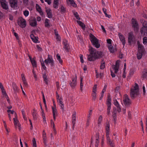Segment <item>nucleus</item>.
Segmentation results:
<instances>
[{"instance_id":"nucleus-1","label":"nucleus","mask_w":147,"mask_h":147,"mask_svg":"<svg viewBox=\"0 0 147 147\" xmlns=\"http://www.w3.org/2000/svg\"><path fill=\"white\" fill-rule=\"evenodd\" d=\"M90 55H88V59L90 61H94L98 57H96V49L91 47L89 49Z\"/></svg>"},{"instance_id":"nucleus-2","label":"nucleus","mask_w":147,"mask_h":147,"mask_svg":"<svg viewBox=\"0 0 147 147\" xmlns=\"http://www.w3.org/2000/svg\"><path fill=\"white\" fill-rule=\"evenodd\" d=\"M134 88H131L130 92V96L131 99H134L139 94V86L138 84L135 83Z\"/></svg>"},{"instance_id":"nucleus-3","label":"nucleus","mask_w":147,"mask_h":147,"mask_svg":"<svg viewBox=\"0 0 147 147\" xmlns=\"http://www.w3.org/2000/svg\"><path fill=\"white\" fill-rule=\"evenodd\" d=\"M89 36L92 45L97 48H99L100 45L99 43V40L91 33L90 34Z\"/></svg>"},{"instance_id":"nucleus-4","label":"nucleus","mask_w":147,"mask_h":147,"mask_svg":"<svg viewBox=\"0 0 147 147\" xmlns=\"http://www.w3.org/2000/svg\"><path fill=\"white\" fill-rule=\"evenodd\" d=\"M111 98L110 94L109 93H108L107 96V114L108 115H109L110 114L111 106Z\"/></svg>"},{"instance_id":"nucleus-5","label":"nucleus","mask_w":147,"mask_h":147,"mask_svg":"<svg viewBox=\"0 0 147 147\" xmlns=\"http://www.w3.org/2000/svg\"><path fill=\"white\" fill-rule=\"evenodd\" d=\"M131 24L132 27L134 28V30L136 32H138L139 29V24L136 19L132 18L131 20Z\"/></svg>"},{"instance_id":"nucleus-6","label":"nucleus","mask_w":147,"mask_h":147,"mask_svg":"<svg viewBox=\"0 0 147 147\" xmlns=\"http://www.w3.org/2000/svg\"><path fill=\"white\" fill-rule=\"evenodd\" d=\"M19 19L20 20L17 21L18 24L21 28H25L26 26V20L22 17H20Z\"/></svg>"},{"instance_id":"nucleus-7","label":"nucleus","mask_w":147,"mask_h":147,"mask_svg":"<svg viewBox=\"0 0 147 147\" xmlns=\"http://www.w3.org/2000/svg\"><path fill=\"white\" fill-rule=\"evenodd\" d=\"M77 76L76 74H75V77L72 78V81L69 82V84L70 86L72 88H74L77 85Z\"/></svg>"},{"instance_id":"nucleus-8","label":"nucleus","mask_w":147,"mask_h":147,"mask_svg":"<svg viewBox=\"0 0 147 147\" xmlns=\"http://www.w3.org/2000/svg\"><path fill=\"white\" fill-rule=\"evenodd\" d=\"M124 104L125 106H128L131 104V102L127 94L125 95V98L123 100Z\"/></svg>"},{"instance_id":"nucleus-9","label":"nucleus","mask_w":147,"mask_h":147,"mask_svg":"<svg viewBox=\"0 0 147 147\" xmlns=\"http://www.w3.org/2000/svg\"><path fill=\"white\" fill-rule=\"evenodd\" d=\"M6 1L5 0H1L0 3L1 6L3 9L7 10L9 9L8 5L6 3Z\"/></svg>"},{"instance_id":"nucleus-10","label":"nucleus","mask_w":147,"mask_h":147,"mask_svg":"<svg viewBox=\"0 0 147 147\" xmlns=\"http://www.w3.org/2000/svg\"><path fill=\"white\" fill-rule=\"evenodd\" d=\"M134 37L132 33H129V34L128 37V42L129 45H131L132 42H134Z\"/></svg>"},{"instance_id":"nucleus-11","label":"nucleus","mask_w":147,"mask_h":147,"mask_svg":"<svg viewBox=\"0 0 147 147\" xmlns=\"http://www.w3.org/2000/svg\"><path fill=\"white\" fill-rule=\"evenodd\" d=\"M118 35L120 41L122 42L123 45L124 46L125 44V37L123 36V35L120 33H118Z\"/></svg>"},{"instance_id":"nucleus-12","label":"nucleus","mask_w":147,"mask_h":147,"mask_svg":"<svg viewBox=\"0 0 147 147\" xmlns=\"http://www.w3.org/2000/svg\"><path fill=\"white\" fill-rule=\"evenodd\" d=\"M114 104L117 107V111L119 113L121 111V108L119 105L116 100H114Z\"/></svg>"},{"instance_id":"nucleus-13","label":"nucleus","mask_w":147,"mask_h":147,"mask_svg":"<svg viewBox=\"0 0 147 147\" xmlns=\"http://www.w3.org/2000/svg\"><path fill=\"white\" fill-rule=\"evenodd\" d=\"M11 7L14 9H17L18 5V1H16L11 2L9 3Z\"/></svg>"},{"instance_id":"nucleus-14","label":"nucleus","mask_w":147,"mask_h":147,"mask_svg":"<svg viewBox=\"0 0 147 147\" xmlns=\"http://www.w3.org/2000/svg\"><path fill=\"white\" fill-rule=\"evenodd\" d=\"M47 8L46 7V11L47 15L48 17L49 18H52L53 14L51 9L50 8L48 9H47Z\"/></svg>"},{"instance_id":"nucleus-15","label":"nucleus","mask_w":147,"mask_h":147,"mask_svg":"<svg viewBox=\"0 0 147 147\" xmlns=\"http://www.w3.org/2000/svg\"><path fill=\"white\" fill-rule=\"evenodd\" d=\"M137 43L138 44V52H144V51H145L144 47L142 46L140 43L139 41H137Z\"/></svg>"},{"instance_id":"nucleus-16","label":"nucleus","mask_w":147,"mask_h":147,"mask_svg":"<svg viewBox=\"0 0 147 147\" xmlns=\"http://www.w3.org/2000/svg\"><path fill=\"white\" fill-rule=\"evenodd\" d=\"M36 10L38 12L40 15L41 16H42L43 15V13L42 11L41 7L38 4H36Z\"/></svg>"},{"instance_id":"nucleus-17","label":"nucleus","mask_w":147,"mask_h":147,"mask_svg":"<svg viewBox=\"0 0 147 147\" xmlns=\"http://www.w3.org/2000/svg\"><path fill=\"white\" fill-rule=\"evenodd\" d=\"M106 125L105 129H106V134H109L110 133V125L109 121H107L106 122Z\"/></svg>"},{"instance_id":"nucleus-18","label":"nucleus","mask_w":147,"mask_h":147,"mask_svg":"<svg viewBox=\"0 0 147 147\" xmlns=\"http://www.w3.org/2000/svg\"><path fill=\"white\" fill-rule=\"evenodd\" d=\"M63 43L64 45L63 48L66 52H68L70 49L69 45L66 42H64Z\"/></svg>"},{"instance_id":"nucleus-19","label":"nucleus","mask_w":147,"mask_h":147,"mask_svg":"<svg viewBox=\"0 0 147 147\" xmlns=\"http://www.w3.org/2000/svg\"><path fill=\"white\" fill-rule=\"evenodd\" d=\"M30 37L34 42L36 43L37 42L38 38V37L35 36L33 34H31L30 35Z\"/></svg>"},{"instance_id":"nucleus-20","label":"nucleus","mask_w":147,"mask_h":147,"mask_svg":"<svg viewBox=\"0 0 147 147\" xmlns=\"http://www.w3.org/2000/svg\"><path fill=\"white\" fill-rule=\"evenodd\" d=\"M141 78L144 79L147 78V69H144L142 73Z\"/></svg>"},{"instance_id":"nucleus-21","label":"nucleus","mask_w":147,"mask_h":147,"mask_svg":"<svg viewBox=\"0 0 147 147\" xmlns=\"http://www.w3.org/2000/svg\"><path fill=\"white\" fill-rule=\"evenodd\" d=\"M49 20L48 19L46 18L45 19L44 24L45 27L48 28H49L51 26L49 23Z\"/></svg>"},{"instance_id":"nucleus-22","label":"nucleus","mask_w":147,"mask_h":147,"mask_svg":"<svg viewBox=\"0 0 147 147\" xmlns=\"http://www.w3.org/2000/svg\"><path fill=\"white\" fill-rule=\"evenodd\" d=\"M101 65L100 66V68L101 69H104L105 67V63L104 61V59H102L101 61Z\"/></svg>"},{"instance_id":"nucleus-23","label":"nucleus","mask_w":147,"mask_h":147,"mask_svg":"<svg viewBox=\"0 0 147 147\" xmlns=\"http://www.w3.org/2000/svg\"><path fill=\"white\" fill-rule=\"evenodd\" d=\"M77 22L78 24L82 27V28L84 30L85 28V24L80 21L77 20Z\"/></svg>"},{"instance_id":"nucleus-24","label":"nucleus","mask_w":147,"mask_h":147,"mask_svg":"<svg viewBox=\"0 0 147 147\" xmlns=\"http://www.w3.org/2000/svg\"><path fill=\"white\" fill-rule=\"evenodd\" d=\"M96 57H98V59L102 57L103 55H102L103 53L102 52L100 51H96Z\"/></svg>"},{"instance_id":"nucleus-25","label":"nucleus","mask_w":147,"mask_h":147,"mask_svg":"<svg viewBox=\"0 0 147 147\" xmlns=\"http://www.w3.org/2000/svg\"><path fill=\"white\" fill-rule=\"evenodd\" d=\"M140 32L142 34L144 32V35H145V34H147V27L146 28H142L140 29Z\"/></svg>"},{"instance_id":"nucleus-26","label":"nucleus","mask_w":147,"mask_h":147,"mask_svg":"<svg viewBox=\"0 0 147 147\" xmlns=\"http://www.w3.org/2000/svg\"><path fill=\"white\" fill-rule=\"evenodd\" d=\"M33 22H30V25L32 27H34L36 26L37 25V22L36 18H34L33 20Z\"/></svg>"},{"instance_id":"nucleus-27","label":"nucleus","mask_w":147,"mask_h":147,"mask_svg":"<svg viewBox=\"0 0 147 147\" xmlns=\"http://www.w3.org/2000/svg\"><path fill=\"white\" fill-rule=\"evenodd\" d=\"M76 112H75L72 115V123L74 124L76 123Z\"/></svg>"},{"instance_id":"nucleus-28","label":"nucleus","mask_w":147,"mask_h":147,"mask_svg":"<svg viewBox=\"0 0 147 147\" xmlns=\"http://www.w3.org/2000/svg\"><path fill=\"white\" fill-rule=\"evenodd\" d=\"M59 5L58 0H54L53 2V7L56 9L58 8Z\"/></svg>"},{"instance_id":"nucleus-29","label":"nucleus","mask_w":147,"mask_h":147,"mask_svg":"<svg viewBox=\"0 0 147 147\" xmlns=\"http://www.w3.org/2000/svg\"><path fill=\"white\" fill-rule=\"evenodd\" d=\"M138 53L137 54V58L139 60L141 59L142 55L144 52H138Z\"/></svg>"},{"instance_id":"nucleus-30","label":"nucleus","mask_w":147,"mask_h":147,"mask_svg":"<svg viewBox=\"0 0 147 147\" xmlns=\"http://www.w3.org/2000/svg\"><path fill=\"white\" fill-rule=\"evenodd\" d=\"M30 61L32 64L33 67H37V65L36 64V62L34 58H33V60H32Z\"/></svg>"},{"instance_id":"nucleus-31","label":"nucleus","mask_w":147,"mask_h":147,"mask_svg":"<svg viewBox=\"0 0 147 147\" xmlns=\"http://www.w3.org/2000/svg\"><path fill=\"white\" fill-rule=\"evenodd\" d=\"M13 89L16 92H18V88L16 84L14 82L12 83Z\"/></svg>"},{"instance_id":"nucleus-32","label":"nucleus","mask_w":147,"mask_h":147,"mask_svg":"<svg viewBox=\"0 0 147 147\" xmlns=\"http://www.w3.org/2000/svg\"><path fill=\"white\" fill-rule=\"evenodd\" d=\"M108 48L111 53H113L114 52V47L111 45L108 46Z\"/></svg>"},{"instance_id":"nucleus-33","label":"nucleus","mask_w":147,"mask_h":147,"mask_svg":"<svg viewBox=\"0 0 147 147\" xmlns=\"http://www.w3.org/2000/svg\"><path fill=\"white\" fill-rule=\"evenodd\" d=\"M119 60H117L116 61L115 65H112V67H118L119 68Z\"/></svg>"},{"instance_id":"nucleus-34","label":"nucleus","mask_w":147,"mask_h":147,"mask_svg":"<svg viewBox=\"0 0 147 147\" xmlns=\"http://www.w3.org/2000/svg\"><path fill=\"white\" fill-rule=\"evenodd\" d=\"M109 134H106V136L107 137V143L108 144H109L113 142L111 141V140L110 139V137L109 136Z\"/></svg>"},{"instance_id":"nucleus-35","label":"nucleus","mask_w":147,"mask_h":147,"mask_svg":"<svg viewBox=\"0 0 147 147\" xmlns=\"http://www.w3.org/2000/svg\"><path fill=\"white\" fill-rule=\"evenodd\" d=\"M56 58L59 61V63L61 64L63 63V61L61 58L60 56L58 54L56 55Z\"/></svg>"},{"instance_id":"nucleus-36","label":"nucleus","mask_w":147,"mask_h":147,"mask_svg":"<svg viewBox=\"0 0 147 147\" xmlns=\"http://www.w3.org/2000/svg\"><path fill=\"white\" fill-rule=\"evenodd\" d=\"M71 5L74 7H76L77 6V4L75 3L74 0H71L69 1Z\"/></svg>"},{"instance_id":"nucleus-37","label":"nucleus","mask_w":147,"mask_h":147,"mask_svg":"<svg viewBox=\"0 0 147 147\" xmlns=\"http://www.w3.org/2000/svg\"><path fill=\"white\" fill-rule=\"evenodd\" d=\"M92 99L93 100L95 101L96 97V94L95 92H93L92 94Z\"/></svg>"},{"instance_id":"nucleus-38","label":"nucleus","mask_w":147,"mask_h":147,"mask_svg":"<svg viewBox=\"0 0 147 147\" xmlns=\"http://www.w3.org/2000/svg\"><path fill=\"white\" fill-rule=\"evenodd\" d=\"M82 81H83V78L82 77H81L80 79V89L81 91H82V88H83V83H82Z\"/></svg>"},{"instance_id":"nucleus-39","label":"nucleus","mask_w":147,"mask_h":147,"mask_svg":"<svg viewBox=\"0 0 147 147\" xmlns=\"http://www.w3.org/2000/svg\"><path fill=\"white\" fill-rule=\"evenodd\" d=\"M14 123L16 128H17V123H19V121L18 119L16 120L15 118L13 119Z\"/></svg>"},{"instance_id":"nucleus-40","label":"nucleus","mask_w":147,"mask_h":147,"mask_svg":"<svg viewBox=\"0 0 147 147\" xmlns=\"http://www.w3.org/2000/svg\"><path fill=\"white\" fill-rule=\"evenodd\" d=\"M32 115L34 120H36L37 119L36 113L35 112H33L32 114Z\"/></svg>"},{"instance_id":"nucleus-41","label":"nucleus","mask_w":147,"mask_h":147,"mask_svg":"<svg viewBox=\"0 0 147 147\" xmlns=\"http://www.w3.org/2000/svg\"><path fill=\"white\" fill-rule=\"evenodd\" d=\"M60 9H61V13H64L66 11L63 5H61V8Z\"/></svg>"},{"instance_id":"nucleus-42","label":"nucleus","mask_w":147,"mask_h":147,"mask_svg":"<svg viewBox=\"0 0 147 147\" xmlns=\"http://www.w3.org/2000/svg\"><path fill=\"white\" fill-rule=\"evenodd\" d=\"M3 94H4L6 98H8V96L4 89H2L1 90Z\"/></svg>"},{"instance_id":"nucleus-43","label":"nucleus","mask_w":147,"mask_h":147,"mask_svg":"<svg viewBox=\"0 0 147 147\" xmlns=\"http://www.w3.org/2000/svg\"><path fill=\"white\" fill-rule=\"evenodd\" d=\"M32 142L33 147H37L36 142L34 138H33Z\"/></svg>"},{"instance_id":"nucleus-44","label":"nucleus","mask_w":147,"mask_h":147,"mask_svg":"<svg viewBox=\"0 0 147 147\" xmlns=\"http://www.w3.org/2000/svg\"><path fill=\"white\" fill-rule=\"evenodd\" d=\"M102 115H100L98 118V124H100L101 122V121H102Z\"/></svg>"},{"instance_id":"nucleus-45","label":"nucleus","mask_w":147,"mask_h":147,"mask_svg":"<svg viewBox=\"0 0 147 147\" xmlns=\"http://www.w3.org/2000/svg\"><path fill=\"white\" fill-rule=\"evenodd\" d=\"M74 14L77 19L78 20H80V18L79 15H78V13L77 12H74Z\"/></svg>"},{"instance_id":"nucleus-46","label":"nucleus","mask_w":147,"mask_h":147,"mask_svg":"<svg viewBox=\"0 0 147 147\" xmlns=\"http://www.w3.org/2000/svg\"><path fill=\"white\" fill-rule=\"evenodd\" d=\"M41 93L42 94V99H43V102L44 103V104H45V103H46V100H45V95H44V93L42 91Z\"/></svg>"},{"instance_id":"nucleus-47","label":"nucleus","mask_w":147,"mask_h":147,"mask_svg":"<svg viewBox=\"0 0 147 147\" xmlns=\"http://www.w3.org/2000/svg\"><path fill=\"white\" fill-rule=\"evenodd\" d=\"M97 86V84H95L94 86V87L93 88V90H92V92H95L96 93V88Z\"/></svg>"},{"instance_id":"nucleus-48","label":"nucleus","mask_w":147,"mask_h":147,"mask_svg":"<svg viewBox=\"0 0 147 147\" xmlns=\"http://www.w3.org/2000/svg\"><path fill=\"white\" fill-rule=\"evenodd\" d=\"M55 31V34L56 36V38L57 39H59V35L58 34V32L56 30H54Z\"/></svg>"},{"instance_id":"nucleus-49","label":"nucleus","mask_w":147,"mask_h":147,"mask_svg":"<svg viewBox=\"0 0 147 147\" xmlns=\"http://www.w3.org/2000/svg\"><path fill=\"white\" fill-rule=\"evenodd\" d=\"M143 26L142 28H147V22L144 21L143 23Z\"/></svg>"},{"instance_id":"nucleus-50","label":"nucleus","mask_w":147,"mask_h":147,"mask_svg":"<svg viewBox=\"0 0 147 147\" xmlns=\"http://www.w3.org/2000/svg\"><path fill=\"white\" fill-rule=\"evenodd\" d=\"M143 43L144 45L147 43V37H145L143 38Z\"/></svg>"},{"instance_id":"nucleus-51","label":"nucleus","mask_w":147,"mask_h":147,"mask_svg":"<svg viewBox=\"0 0 147 147\" xmlns=\"http://www.w3.org/2000/svg\"><path fill=\"white\" fill-rule=\"evenodd\" d=\"M52 110H53V113H55H55H57V111L56 109V107H52Z\"/></svg>"},{"instance_id":"nucleus-52","label":"nucleus","mask_w":147,"mask_h":147,"mask_svg":"<svg viewBox=\"0 0 147 147\" xmlns=\"http://www.w3.org/2000/svg\"><path fill=\"white\" fill-rule=\"evenodd\" d=\"M29 12L27 10H25L24 12V15L26 17L27 16L29 15Z\"/></svg>"},{"instance_id":"nucleus-53","label":"nucleus","mask_w":147,"mask_h":147,"mask_svg":"<svg viewBox=\"0 0 147 147\" xmlns=\"http://www.w3.org/2000/svg\"><path fill=\"white\" fill-rule=\"evenodd\" d=\"M43 137V143L46 146H47L46 144V137H45V136H44Z\"/></svg>"},{"instance_id":"nucleus-54","label":"nucleus","mask_w":147,"mask_h":147,"mask_svg":"<svg viewBox=\"0 0 147 147\" xmlns=\"http://www.w3.org/2000/svg\"><path fill=\"white\" fill-rule=\"evenodd\" d=\"M112 68L115 70V74L117 73L119 70V68L118 67H112Z\"/></svg>"},{"instance_id":"nucleus-55","label":"nucleus","mask_w":147,"mask_h":147,"mask_svg":"<svg viewBox=\"0 0 147 147\" xmlns=\"http://www.w3.org/2000/svg\"><path fill=\"white\" fill-rule=\"evenodd\" d=\"M99 143V141L98 139H96V144L95 147H98V144Z\"/></svg>"},{"instance_id":"nucleus-56","label":"nucleus","mask_w":147,"mask_h":147,"mask_svg":"<svg viewBox=\"0 0 147 147\" xmlns=\"http://www.w3.org/2000/svg\"><path fill=\"white\" fill-rule=\"evenodd\" d=\"M80 61L81 63H84V61L83 59V55H80Z\"/></svg>"},{"instance_id":"nucleus-57","label":"nucleus","mask_w":147,"mask_h":147,"mask_svg":"<svg viewBox=\"0 0 147 147\" xmlns=\"http://www.w3.org/2000/svg\"><path fill=\"white\" fill-rule=\"evenodd\" d=\"M44 80L46 84L48 85V84L49 82H48V80L47 78H45L43 79Z\"/></svg>"},{"instance_id":"nucleus-58","label":"nucleus","mask_w":147,"mask_h":147,"mask_svg":"<svg viewBox=\"0 0 147 147\" xmlns=\"http://www.w3.org/2000/svg\"><path fill=\"white\" fill-rule=\"evenodd\" d=\"M7 112L8 113H10L11 114H13L14 113V111L13 110H11L8 109L7 110Z\"/></svg>"},{"instance_id":"nucleus-59","label":"nucleus","mask_w":147,"mask_h":147,"mask_svg":"<svg viewBox=\"0 0 147 147\" xmlns=\"http://www.w3.org/2000/svg\"><path fill=\"white\" fill-rule=\"evenodd\" d=\"M14 35L16 37V39L17 40H19V37L18 36V34L16 32H14Z\"/></svg>"},{"instance_id":"nucleus-60","label":"nucleus","mask_w":147,"mask_h":147,"mask_svg":"<svg viewBox=\"0 0 147 147\" xmlns=\"http://www.w3.org/2000/svg\"><path fill=\"white\" fill-rule=\"evenodd\" d=\"M62 100V98L61 97L60 99H59V100H58V102L59 103L60 105L63 104V102L61 100Z\"/></svg>"},{"instance_id":"nucleus-61","label":"nucleus","mask_w":147,"mask_h":147,"mask_svg":"<svg viewBox=\"0 0 147 147\" xmlns=\"http://www.w3.org/2000/svg\"><path fill=\"white\" fill-rule=\"evenodd\" d=\"M134 74V71L133 70H130L129 73L130 76H131Z\"/></svg>"},{"instance_id":"nucleus-62","label":"nucleus","mask_w":147,"mask_h":147,"mask_svg":"<svg viewBox=\"0 0 147 147\" xmlns=\"http://www.w3.org/2000/svg\"><path fill=\"white\" fill-rule=\"evenodd\" d=\"M107 43L110 44V45H111L112 41L111 39H107Z\"/></svg>"},{"instance_id":"nucleus-63","label":"nucleus","mask_w":147,"mask_h":147,"mask_svg":"<svg viewBox=\"0 0 147 147\" xmlns=\"http://www.w3.org/2000/svg\"><path fill=\"white\" fill-rule=\"evenodd\" d=\"M111 75L112 78H114L115 76V74L111 70Z\"/></svg>"},{"instance_id":"nucleus-64","label":"nucleus","mask_w":147,"mask_h":147,"mask_svg":"<svg viewBox=\"0 0 147 147\" xmlns=\"http://www.w3.org/2000/svg\"><path fill=\"white\" fill-rule=\"evenodd\" d=\"M51 57H52V56H51V55H48V58H47V60L48 61H49L51 59Z\"/></svg>"}]
</instances>
